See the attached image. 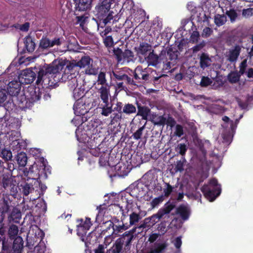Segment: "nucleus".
I'll list each match as a JSON object with an SVG mask.
<instances>
[{
	"instance_id": "38",
	"label": "nucleus",
	"mask_w": 253,
	"mask_h": 253,
	"mask_svg": "<svg viewBox=\"0 0 253 253\" xmlns=\"http://www.w3.org/2000/svg\"><path fill=\"white\" fill-rule=\"evenodd\" d=\"M103 38V42L105 46L108 48H110L113 47L115 44V42H114L112 36H105Z\"/></svg>"
},
{
	"instance_id": "64",
	"label": "nucleus",
	"mask_w": 253,
	"mask_h": 253,
	"mask_svg": "<svg viewBox=\"0 0 253 253\" xmlns=\"http://www.w3.org/2000/svg\"><path fill=\"white\" fill-rule=\"evenodd\" d=\"M174 134L178 137H181L184 134L183 128L180 125H177L175 127V131Z\"/></svg>"
},
{
	"instance_id": "37",
	"label": "nucleus",
	"mask_w": 253,
	"mask_h": 253,
	"mask_svg": "<svg viewBox=\"0 0 253 253\" xmlns=\"http://www.w3.org/2000/svg\"><path fill=\"white\" fill-rule=\"evenodd\" d=\"M136 107L132 104L127 103L125 105L123 109V113L130 115L136 112Z\"/></svg>"
},
{
	"instance_id": "20",
	"label": "nucleus",
	"mask_w": 253,
	"mask_h": 253,
	"mask_svg": "<svg viewBox=\"0 0 253 253\" xmlns=\"http://www.w3.org/2000/svg\"><path fill=\"white\" fill-rule=\"evenodd\" d=\"M98 92L103 103L109 102V96H110V87L109 86H101Z\"/></svg>"
},
{
	"instance_id": "25",
	"label": "nucleus",
	"mask_w": 253,
	"mask_h": 253,
	"mask_svg": "<svg viewBox=\"0 0 253 253\" xmlns=\"http://www.w3.org/2000/svg\"><path fill=\"white\" fill-rule=\"evenodd\" d=\"M98 107L101 109V114L102 116L107 117L112 113V105L109 106V102L99 104Z\"/></svg>"
},
{
	"instance_id": "24",
	"label": "nucleus",
	"mask_w": 253,
	"mask_h": 253,
	"mask_svg": "<svg viewBox=\"0 0 253 253\" xmlns=\"http://www.w3.org/2000/svg\"><path fill=\"white\" fill-rule=\"evenodd\" d=\"M140 219L141 217L139 214L132 212L129 215V221H128L127 217L126 218V228H129L131 226L135 224Z\"/></svg>"
},
{
	"instance_id": "29",
	"label": "nucleus",
	"mask_w": 253,
	"mask_h": 253,
	"mask_svg": "<svg viewBox=\"0 0 253 253\" xmlns=\"http://www.w3.org/2000/svg\"><path fill=\"white\" fill-rule=\"evenodd\" d=\"M25 47L28 52H32L35 49L36 44L31 37H27L24 41Z\"/></svg>"
},
{
	"instance_id": "59",
	"label": "nucleus",
	"mask_w": 253,
	"mask_h": 253,
	"mask_svg": "<svg viewBox=\"0 0 253 253\" xmlns=\"http://www.w3.org/2000/svg\"><path fill=\"white\" fill-rule=\"evenodd\" d=\"M212 29L209 27L205 28L202 33V37L205 38L209 37L212 33Z\"/></svg>"
},
{
	"instance_id": "18",
	"label": "nucleus",
	"mask_w": 253,
	"mask_h": 253,
	"mask_svg": "<svg viewBox=\"0 0 253 253\" xmlns=\"http://www.w3.org/2000/svg\"><path fill=\"white\" fill-rule=\"evenodd\" d=\"M76 10L79 11H86L91 7L92 0H74Z\"/></svg>"
},
{
	"instance_id": "42",
	"label": "nucleus",
	"mask_w": 253,
	"mask_h": 253,
	"mask_svg": "<svg viewBox=\"0 0 253 253\" xmlns=\"http://www.w3.org/2000/svg\"><path fill=\"white\" fill-rule=\"evenodd\" d=\"M2 187L4 189L8 190V189L13 184V180L8 176H4L2 179Z\"/></svg>"
},
{
	"instance_id": "51",
	"label": "nucleus",
	"mask_w": 253,
	"mask_h": 253,
	"mask_svg": "<svg viewBox=\"0 0 253 253\" xmlns=\"http://www.w3.org/2000/svg\"><path fill=\"white\" fill-rule=\"evenodd\" d=\"M152 122L154 125L164 126L166 124V118L164 116H159L155 121L152 120Z\"/></svg>"
},
{
	"instance_id": "41",
	"label": "nucleus",
	"mask_w": 253,
	"mask_h": 253,
	"mask_svg": "<svg viewBox=\"0 0 253 253\" xmlns=\"http://www.w3.org/2000/svg\"><path fill=\"white\" fill-rule=\"evenodd\" d=\"M103 153L100 156L99 159V163L101 166H105L107 164H108L111 167V164H110V161L111 160V158L108 157V154L105 153L104 151H102Z\"/></svg>"
},
{
	"instance_id": "9",
	"label": "nucleus",
	"mask_w": 253,
	"mask_h": 253,
	"mask_svg": "<svg viewBox=\"0 0 253 253\" xmlns=\"http://www.w3.org/2000/svg\"><path fill=\"white\" fill-rule=\"evenodd\" d=\"M114 167L115 172L113 176L124 177L126 176L131 169V167L127 164L123 162H119L115 165L111 166Z\"/></svg>"
},
{
	"instance_id": "54",
	"label": "nucleus",
	"mask_w": 253,
	"mask_h": 253,
	"mask_svg": "<svg viewBox=\"0 0 253 253\" xmlns=\"http://www.w3.org/2000/svg\"><path fill=\"white\" fill-rule=\"evenodd\" d=\"M85 73L89 75H96L98 74V69L93 68L92 64H90V65L86 68Z\"/></svg>"
},
{
	"instance_id": "44",
	"label": "nucleus",
	"mask_w": 253,
	"mask_h": 253,
	"mask_svg": "<svg viewBox=\"0 0 253 253\" xmlns=\"http://www.w3.org/2000/svg\"><path fill=\"white\" fill-rule=\"evenodd\" d=\"M113 54L115 56V58L118 62V63H121L123 61V51L119 47L114 48L113 49Z\"/></svg>"
},
{
	"instance_id": "11",
	"label": "nucleus",
	"mask_w": 253,
	"mask_h": 253,
	"mask_svg": "<svg viewBox=\"0 0 253 253\" xmlns=\"http://www.w3.org/2000/svg\"><path fill=\"white\" fill-rule=\"evenodd\" d=\"M119 207L120 208V211H122V216L121 217V222L122 223L120 224L121 222L117 218L113 219L115 223L114 231L117 233L122 232L123 230H126L128 228H126V218H127V216L124 213L123 208L120 206H119Z\"/></svg>"
},
{
	"instance_id": "58",
	"label": "nucleus",
	"mask_w": 253,
	"mask_h": 253,
	"mask_svg": "<svg viewBox=\"0 0 253 253\" xmlns=\"http://www.w3.org/2000/svg\"><path fill=\"white\" fill-rule=\"evenodd\" d=\"M122 249L114 244L111 248L107 250V253H122Z\"/></svg>"
},
{
	"instance_id": "22",
	"label": "nucleus",
	"mask_w": 253,
	"mask_h": 253,
	"mask_svg": "<svg viewBox=\"0 0 253 253\" xmlns=\"http://www.w3.org/2000/svg\"><path fill=\"white\" fill-rule=\"evenodd\" d=\"M211 60L208 53H202L200 56V66L205 69L211 65Z\"/></svg>"
},
{
	"instance_id": "32",
	"label": "nucleus",
	"mask_w": 253,
	"mask_h": 253,
	"mask_svg": "<svg viewBox=\"0 0 253 253\" xmlns=\"http://www.w3.org/2000/svg\"><path fill=\"white\" fill-rule=\"evenodd\" d=\"M16 160L19 167H25L27 163V157L26 153L20 152L16 157Z\"/></svg>"
},
{
	"instance_id": "2",
	"label": "nucleus",
	"mask_w": 253,
	"mask_h": 253,
	"mask_svg": "<svg viewBox=\"0 0 253 253\" xmlns=\"http://www.w3.org/2000/svg\"><path fill=\"white\" fill-rule=\"evenodd\" d=\"M42 92L39 87L28 86L23 94L17 97V105L22 110L30 108L35 102L40 100Z\"/></svg>"
},
{
	"instance_id": "35",
	"label": "nucleus",
	"mask_w": 253,
	"mask_h": 253,
	"mask_svg": "<svg viewBox=\"0 0 253 253\" xmlns=\"http://www.w3.org/2000/svg\"><path fill=\"white\" fill-rule=\"evenodd\" d=\"M84 90L80 87H77L74 89L73 90V97L74 99L76 100L77 102H81L83 103L82 101H80V99L83 96Z\"/></svg>"
},
{
	"instance_id": "7",
	"label": "nucleus",
	"mask_w": 253,
	"mask_h": 253,
	"mask_svg": "<svg viewBox=\"0 0 253 253\" xmlns=\"http://www.w3.org/2000/svg\"><path fill=\"white\" fill-rule=\"evenodd\" d=\"M201 190L205 197L210 202L213 201L221 193L220 187H211L208 185L204 184Z\"/></svg>"
},
{
	"instance_id": "43",
	"label": "nucleus",
	"mask_w": 253,
	"mask_h": 253,
	"mask_svg": "<svg viewBox=\"0 0 253 253\" xmlns=\"http://www.w3.org/2000/svg\"><path fill=\"white\" fill-rule=\"evenodd\" d=\"M39 47L42 49L51 47L50 40L46 37H42L40 41Z\"/></svg>"
},
{
	"instance_id": "8",
	"label": "nucleus",
	"mask_w": 253,
	"mask_h": 253,
	"mask_svg": "<svg viewBox=\"0 0 253 253\" xmlns=\"http://www.w3.org/2000/svg\"><path fill=\"white\" fill-rule=\"evenodd\" d=\"M77 222L79 223L77 225V234L79 236H81L82 240L84 241L83 237L86 236L87 231L89 230L92 224L90 218L86 217L85 220L83 218L78 219Z\"/></svg>"
},
{
	"instance_id": "16",
	"label": "nucleus",
	"mask_w": 253,
	"mask_h": 253,
	"mask_svg": "<svg viewBox=\"0 0 253 253\" xmlns=\"http://www.w3.org/2000/svg\"><path fill=\"white\" fill-rule=\"evenodd\" d=\"M166 50V61L170 63L171 68V65L173 66L176 63L178 52L177 50H173L171 47L169 48L168 50Z\"/></svg>"
},
{
	"instance_id": "55",
	"label": "nucleus",
	"mask_w": 253,
	"mask_h": 253,
	"mask_svg": "<svg viewBox=\"0 0 253 253\" xmlns=\"http://www.w3.org/2000/svg\"><path fill=\"white\" fill-rule=\"evenodd\" d=\"M76 67H78L77 66V62L75 60H73L72 62H69L66 66L65 70H67L70 74L73 71Z\"/></svg>"
},
{
	"instance_id": "33",
	"label": "nucleus",
	"mask_w": 253,
	"mask_h": 253,
	"mask_svg": "<svg viewBox=\"0 0 253 253\" xmlns=\"http://www.w3.org/2000/svg\"><path fill=\"white\" fill-rule=\"evenodd\" d=\"M0 151V156L4 161V162L9 161L12 160V154L10 150L2 148Z\"/></svg>"
},
{
	"instance_id": "30",
	"label": "nucleus",
	"mask_w": 253,
	"mask_h": 253,
	"mask_svg": "<svg viewBox=\"0 0 253 253\" xmlns=\"http://www.w3.org/2000/svg\"><path fill=\"white\" fill-rule=\"evenodd\" d=\"M227 21L226 16L224 14H216L214 17V22L215 24L220 27L223 25Z\"/></svg>"
},
{
	"instance_id": "6",
	"label": "nucleus",
	"mask_w": 253,
	"mask_h": 253,
	"mask_svg": "<svg viewBox=\"0 0 253 253\" xmlns=\"http://www.w3.org/2000/svg\"><path fill=\"white\" fill-rule=\"evenodd\" d=\"M175 207L174 204L167 203L163 208L159 210L156 214L151 216V219L153 220L154 222H158L162 218H165L167 217L169 218V213Z\"/></svg>"
},
{
	"instance_id": "57",
	"label": "nucleus",
	"mask_w": 253,
	"mask_h": 253,
	"mask_svg": "<svg viewBox=\"0 0 253 253\" xmlns=\"http://www.w3.org/2000/svg\"><path fill=\"white\" fill-rule=\"evenodd\" d=\"M136 72H140V74H141V79L145 81L149 80V75L145 73V72L142 70L141 68L137 67L136 68Z\"/></svg>"
},
{
	"instance_id": "39",
	"label": "nucleus",
	"mask_w": 253,
	"mask_h": 253,
	"mask_svg": "<svg viewBox=\"0 0 253 253\" xmlns=\"http://www.w3.org/2000/svg\"><path fill=\"white\" fill-rule=\"evenodd\" d=\"M186 162L185 157L181 158V160L177 161L175 164L174 170L175 172H182L184 170V166Z\"/></svg>"
},
{
	"instance_id": "34",
	"label": "nucleus",
	"mask_w": 253,
	"mask_h": 253,
	"mask_svg": "<svg viewBox=\"0 0 253 253\" xmlns=\"http://www.w3.org/2000/svg\"><path fill=\"white\" fill-rule=\"evenodd\" d=\"M21 216V212L17 209L13 208L12 211L9 214L8 217L9 220L17 222V220L20 218Z\"/></svg>"
},
{
	"instance_id": "1",
	"label": "nucleus",
	"mask_w": 253,
	"mask_h": 253,
	"mask_svg": "<svg viewBox=\"0 0 253 253\" xmlns=\"http://www.w3.org/2000/svg\"><path fill=\"white\" fill-rule=\"evenodd\" d=\"M65 65L62 62L54 61L49 64H45L44 66L35 67L33 71L27 69L23 71L19 78V80L22 84H30L37 78L36 83L37 84H42L47 80L48 84L51 86L53 83L49 79L50 77H56L55 75L60 73L64 68Z\"/></svg>"
},
{
	"instance_id": "53",
	"label": "nucleus",
	"mask_w": 253,
	"mask_h": 253,
	"mask_svg": "<svg viewBox=\"0 0 253 253\" xmlns=\"http://www.w3.org/2000/svg\"><path fill=\"white\" fill-rule=\"evenodd\" d=\"M212 83V81L209 77H203L200 82V85L201 86L206 87L211 85Z\"/></svg>"
},
{
	"instance_id": "14",
	"label": "nucleus",
	"mask_w": 253,
	"mask_h": 253,
	"mask_svg": "<svg viewBox=\"0 0 253 253\" xmlns=\"http://www.w3.org/2000/svg\"><path fill=\"white\" fill-rule=\"evenodd\" d=\"M11 201L7 197H4L2 199L1 202L0 203V210L1 211V219L0 221H2L4 217L7 214L8 216L10 213V208Z\"/></svg>"
},
{
	"instance_id": "62",
	"label": "nucleus",
	"mask_w": 253,
	"mask_h": 253,
	"mask_svg": "<svg viewBox=\"0 0 253 253\" xmlns=\"http://www.w3.org/2000/svg\"><path fill=\"white\" fill-rule=\"evenodd\" d=\"M18 186L13 183L10 187L8 189V190L10 191V194L15 198L18 193Z\"/></svg>"
},
{
	"instance_id": "27",
	"label": "nucleus",
	"mask_w": 253,
	"mask_h": 253,
	"mask_svg": "<svg viewBox=\"0 0 253 253\" xmlns=\"http://www.w3.org/2000/svg\"><path fill=\"white\" fill-rule=\"evenodd\" d=\"M92 59L89 56H84L77 62V66L80 68H84L90 65Z\"/></svg>"
},
{
	"instance_id": "23",
	"label": "nucleus",
	"mask_w": 253,
	"mask_h": 253,
	"mask_svg": "<svg viewBox=\"0 0 253 253\" xmlns=\"http://www.w3.org/2000/svg\"><path fill=\"white\" fill-rule=\"evenodd\" d=\"M138 113L137 115L142 117L144 120H147L151 112L150 109L146 106H141L140 104L137 103Z\"/></svg>"
},
{
	"instance_id": "12",
	"label": "nucleus",
	"mask_w": 253,
	"mask_h": 253,
	"mask_svg": "<svg viewBox=\"0 0 253 253\" xmlns=\"http://www.w3.org/2000/svg\"><path fill=\"white\" fill-rule=\"evenodd\" d=\"M112 75L114 77L115 81L117 82H124L127 84L135 85L134 81L126 74L122 71H112Z\"/></svg>"
},
{
	"instance_id": "52",
	"label": "nucleus",
	"mask_w": 253,
	"mask_h": 253,
	"mask_svg": "<svg viewBox=\"0 0 253 253\" xmlns=\"http://www.w3.org/2000/svg\"><path fill=\"white\" fill-rule=\"evenodd\" d=\"M18 233V227L15 225H12L10 226L9 231L8 234L10 237H14L17 236Z\"/></svg>"
},
{
	"instance_id": "60",
	"label": "nucleus",
	"mask_w": 253,
	"mask_h": 253,
	"mask_svg": "<svg viewBox=\"0 0 253 253\" xmlns=\"http://www.w3.org/2000/svg\"><path fill=\"white\" fill-rule=\"evenodd\" d=\"M100 146V145H99L97 147L95 146V148H90V154L95 157H99L101 153L100 148L99 147Z\"/></svg>"
},
{
	"instance_id": "17",
	"label": "nucleus",
	"mask_w": 253,
	"mask_h": 253,
	"mask_svg": "<svg viewBox=\"0 0 253 253\" xmlns=\"http://www.w3.org/2000/svg\"><path fill=\"white\" fill-rule=\"evenodd\" d=\"M168 246V244L166 242H155L145 253H164Z\"/></svg>"
},
{
	"instance_id": "3",
	"label": "nucleus",
	"mask_w": 253,
	"mask_h": 253,
	"mask_svg": "<svg viewBox=\"0 0 253 253\" xmlns=\"http://www.w3.org/2000/svg\"><path fill=\"white\" fill-rule=\"evenodd\" d=\"M111 0H100L95 6V16L104 26L113 19L114 12L111 10Z\"/></svg>"
},
{
	"instance_id": "5",
	"label": "nucleus",
	"mask_w": 253,
	"mask_h": 253,
	"mask_svg": "<svg viewBox=\"0 0 253 253\" xmlns=\"http://www.w3.org/2000/svg\"><path fill=\"white\" fill-rule=\"evenodd\" d=\"M135 231V228L129 231L125 232L121 237L117 239L115 244L123 250V245H125L126 250L128 249L131 245L132 240L134 238V233Z\"/></svg>"
},
{
	"instance_id": "45",
	"label": "nucleus",
	"mask_w": 253,
	"mask_h": 253,
	"mask_svg": "<svg viewBox=\"0 0 253 253\" xmlns=\"http://www.w3.org/2000/svg\"><path fill=\"white\" fill-rule=\"evenodd\" d=\"M101 24L97 23L98 25V31L99 32V34L100 36L102 38H104L105 36H107V35L112 32V29L111 27L110 26H107L105 27V29L103 31H101L100 30V28H103V26H101L100 25Z\"/></svg>"
},
{
	"instance_id": "50",
	"label": "nucleus",
	"mask_w": 253,
	"mask_h": 253,
	"mask_svg": "<svg viewBox=\"0 0 253 253\" xmlns=\"http://www.w3.org/2000/svg\"><path fill=\"white\" fill-rule=\"evenodd\" d=\"M145 128V126L139 127L132 135V138L135 140H139L141 138L142 135L143 131Z\"/></svg>"
},
{
	"instance_id": "46",
	"label": "nucleus",
	"mask_w": 253,
	"mask_h": 253,
	"mask_svg": "<svg viewBox=\"0 0 253 253\" xmlns=\"http://www.w3.org/2000/svg\"><path fill=\"white\" fill-rule=\"evenodd\" d=\"M110 123L111 125H114L120 122L122 119V114L120 113H115L111 114L110 116Z\"/></svg>"
},
{
	"instance_id": "49",
	"label": "nucleus",
	"mask_w": 253,
	"mask_h": 253,
	"mask_svg": "<svg viewBox=\"0 0 253 253\" xmlns=\"http://www.w3.org/2000/svg\"><path fill=\"white\" fill-rule=\"evenodd\" d=\"M67 84L71 90H73L74 88H77L78 85L77 79L76 77L72 78L71 80L67 81Z\"/></svg>"
},
{
	"instance_id": "48",
	"label": "nucleus",
	"mask_w": 253,
	"mask_h": 253,
	"mask_svg": "<svg viewBox=\"0 0 253 253\" xmlns=\"http://www.w3.org/2000/svg\"><path fill=\"white\" fill-rule=\"evenodd\" d=\"M226 14L230 18V21L232 23L235 21L238 16V14L234 9H230L229 10H227L226 12Z\"/></svg>"
},
{
	"instance_id": "26",
	"label": "nucleus",
	"mask_w": 253,
	"mask_h": 253,
	"mask_svg": "<svg viewBox=\"0 0 253 253\" xmlns=\"http://www.w3.org/2000/svg\"><path fill=\"white\" fill-rule=\"evenodd\" d=\"M12 248L15 252H21L23 248V240L21 237H16L13 241Z\"/></svg>"
},
{
	"instance_id": "13",
	"label": "nucleus",
	"mask_w": 253,
	"mask_h": 253,
	"mask_svg": "<svg viewBox=\"0 0 253 253\" xmlns=\"http://www.w3.org/2000/svg\"><path fill=\"white\" fill-rule=\"evenodd\" d=\"M21 84H22V83L21 82L20 80H19V81L13 80L10 82L7 85V91L6 92L8 93L10 95L13 96H15L17 98L21 90Z\"/></svg>"
},
{
	"instance_id": "63",
	"label": "nucleus",
	"mask_w": 253,
	"mask_h": 253,
	"mask_svg": "<svg viewBox=\"0 0 253 253\" xmlns=\"http://www.w3.org/2000/svg\"><path fill=\"white\" fill-rule=\"evenodd\" d=\"M176 122L174 119L171 116L169 115L168 118L166 119L165 124L172 128L176 125Z\"/></svg>"
},
{
	"instance_id": "4",
	"label": "nucleus",
	"mask_w": 253,
	"mask_h": 253,
	"mask_svg": "<svg viewBox=\"0 0 253 253\" xmlns=\"http://www.w3.org/2000/svg\"><path fill=\"white\" fill-rule=\"evenodd\" d=\"M166 50L164 49L161 51L159 55L154 53V50H152V51L149 53V55L146 57V60L148 65L156 67L158 64L160 60L166 65L167 69H170V63L166 61Z\"/></svg>"
},
{
	"instance_id": "40",
	"label": "nucleus",
	"mask_w": 253,
	"mask_h": 253,
	"mask_svg": "<svg viewBox=\"0 0 253 253\" xmlns=\"http://www.w3.org/2000/svg\"><path fill=\"white\" fill-rule=\"evenodd\" d=\"M134 57V54L132 51L129 49H125L123 52V62L127 61L129 62L132 61Z\"/></svg>"
},
{
	"instance_id": "56",
	"label": "nucleus",
	"mask_w": 253,
	"mask_h": 253,
	"mask_svg": "<svg viewBox=\"0 0 253 253\" xmlns=\"http://www.w3.org/2000/svg\"><path fill=\"white\" fill-rule=\"evenodd\" d=\"M6 165V166H4V164L2 165V167L4 169H7L9 170L10 172L13 171L15 169V165L12 162V160H11L9 161L5 162Z\"/></svg>"
},
{
	"instance_id": "21",
	"label": "nucleus",
	"mask_w": 253,
	"mask_h": 253,
	"mask_svg": "<svg viewBox=\"0 0 253 253\" xmlns=\"http://www.w3.org/2000/svg\"><path fill=\"white\" fill-rule=\"evenodd\" d=\"M241 50V48L239 45H235L233 49L229 51L228 60L231 62L236 61L240 55Z\"/></svg>"
},
{
	"instance_id": "28",
	"label": "nucleus",
	"mask_w": 253,
	"mask_h": 253,
	"mask_svg": "<svg viewBox=\"0 0 253 253\" xmlns=\"http://www.w3.org/2000/svg\"><path fill=\"white\" fill-rule=\"evenodd\" d=\"M152 50V46L147 42L141 43L138 49V53L142 55H146L148 52L151 51Z\"/></svg>"
},
{
	"instance_id": "36",
	"label": "nucleus",
	"mask_w": 253,
	"mask_h": 253,
	"mask_svg": "<svg viewBox=\"0 0 253 253\" xmlns=\"http://www.w3.org/2000/svg\"><path fill=\"white\" fill-rule=\"evenodd\" d=\"M188 150V147L185 143L178 144L175 147V151L179 155H181V158L185 157L186 152Z\"/></svg>"
},
{
	"instance_id": "61",
	"label": "nucleus",
	"mask_w": 253,
	"mask_h": 253,
	"mask_svg": "<svg viewBox=\"0 0 253 253\" xmlns=\"http://www.w3.org/2000/svg\"><path fill=\"white\" fill-rule=\"evenodd\" d=\"M200 34L198 31H194L190 36V42L192 43H196L199 40Z\"/></svg>"
},
{
	"instance_id": "10",
	"label": "nucleus",
	"mask_w": 253,
	"mask_h": 253,
	"mask_svg": "<svg viewBox=\"0 0 253 253\" xmlns=\"http://www.w3.org/2000/svg\"><path fill=\"white\" fill-rule=\"evenodd\" d=\"M39 181L36 178H28L23 184H21L20 187L24 196H27L34 190V185H38Z\"/></svg>"
},
{
	"instance_id": "31",
	"label": "nucleus",
	"mask_w": 253,
	"mask_h": 253,
	"mask_svg": "<svg viewBox=\"0 0 253 253\" xmlns=\"http://www.w3.org/2000/svg\"><path fill=\"white\" fill-rule=\"evenodd\" d=\"M241 75L237 71H233L230 73L228 76V80L231 84H236L239 82Z\"/></svg>"
},
{
	"instance_id": "47",
	"label": "nucleus",
	"mask_w": 253,
	"mask_h": 253,
	"mask_svg": "<svg viewBox=\"0 0 253 253\" xmlns=\"http://www.w3.org/2000/svg\"><path fill=\"white\" fill-rule=\"evenodd\" d=\"M98 84H101L104 86L107 84V80L106 79V74L104 72H100L97 78Z\"/></svg>"
},
{
	"instance_id": "15",
	"label": "nucleus",
	"mask_w": 253,
	"mask_h": 253,
	"mask_svg": "<svg viewBox=\"0 0 253 253\" xmlns=\"http://www.w3.org/2000/svg\"><path fill=\"white\" fill-rule=\"evenodd\" d=\"M85 108V104L81 102L75 103L73 106V109L75 113L78 116H82V124L87 121V117L85 116V114L88 112V111Z\"/></svg>"
},
{
	"instance_id": "19",
	"label": "nucleus",
	"mask_w": 253,
	"mask_h": 253,
	"mask_svg": "<svg viewBox=\"0 0 253 253\" xmlns=\"http://www.w3.org/2000/svg\"><path fill=\"white\" fill-rule=\"evenodd\" d=\"M176 214H179L182 220H187L190 214V211L189 208L183 205H180L176 210Z\"/></svg>"
}]
</instances>
